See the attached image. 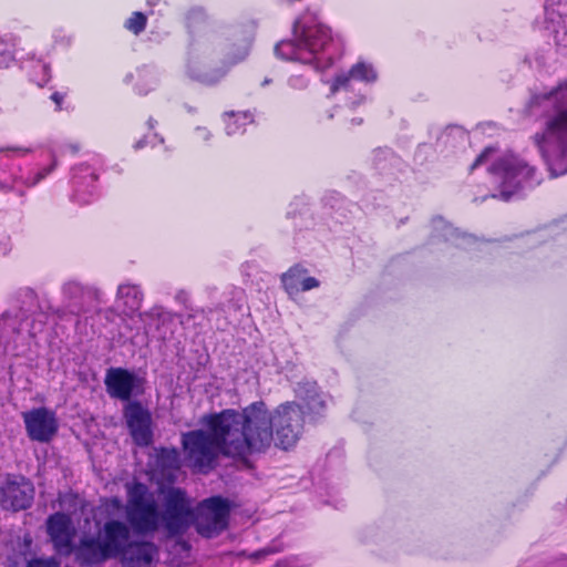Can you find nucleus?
<instances>
[{"label":"nucleus","mask_w":567,"mask_h":567,"mask_svg":"<svg viewBox=\"0 0 567 567\" xmlns=\"http://www.w3.org/2000/svg\"><path fill=\"white\" fill-rule=\"evenodd\" d=\"M254 121L252 115L249 112L235 113L228 112L225 113V123H226V134L235 135L244 131V126Z\"/></svg>","instance_id":"23"},{"label":"nucleus","mask_w":567,"mask_h":567,"mask_svg":"<svg viewBox=\"0 0 567 567\" xmlns=\"http://www.w3.org/2000/svg\"><path fill=\"white\" fill-rule=\"evenodd\" d=\"M166 455H168V451H167V450H165V449H162V450H161V453L158 454V457L163 460V464H162V465H163V467H166V464H165V462H164V458H165V456H166Z\"/></svg>","instance_id":"35"},{"label":"nucleus","mask_w":567,"mask_h":567,"mask_svg":"<svg viewBox=\"0 0 567 567\" xmlns=\"http://www.w3.org/2000/svg\"><path fill=\"white\" fill-rule=\"evenodd\" d=\"M34 498V486L22 475L8 474L0 487V505L3 509L19 512L29 508Z\"/></svg>","instance_id":"9"},{"label":"nucleus","mask_w":567,"mask_h":567,"mask_svg":"<svg viewBox=\"0 0 567 567\" xmlns=\"http://www.w3.org/2000/svg\"><path fill=\"white\" fill-rule=\"evenodd\" d=\"M49 172H50L49 169L48 171L39 172L35 175L34 179L31 183H29L28 185L29 186H33V185L38 184L41 179H43L47 176V174H49Z\"/></svg>","instance_id":"33"},{"label":"nucleus","mask_w":567,"mask_h":567,"mask_svg":"<svg viewBox=\"0 0 567 567\" xmlns=\"http://www.w3.org/2000/svg\"><path fill=\"white\" fill-rule=\"evenodd\" d=\"M132 82L138 94H147L155 83L154 72L147 68H140L126 76Z\"/></svg>","instance_id":"20"},{"label":"nucleus","mask_w":567,"mask_h":567,"mask_svg":"<svg viewBox=\"0 0 567 567\" xmlns=\"http://www.w3.org/2000/svg\"><path fill=\"white\" fill-rule=\"evenodd\" d=\"M250 405H256L258 410L262 411L267 419V429L270 433V439L262 450L255 451L257 453L266 452L274 441V433H276V445L288 450L293 446L300 439L305 425V412L297 402H286L278 405L271 413L267 409L264 401H257Z\"/></svg>","instance_id":"6"},{"label":"nucleus","mask_w":567,"mask_h":567,"mask_svg":"<svg viewBox=\"0 0 567 567\" xmlns=\"http://www.w3.org/2000/svg\"><path fill=\"white\" fill-rule=\"evenodd\" d=\"M353 80L371 84L378 80V72L372 63L358 61L348 72L336 75L331 82V93L334 94L340 90H350L351 81Z\"/></svg>","instance_id":"16"},{"label":"nucleus","mask_w":567,"mask_h":567,"mask_svg":"<svg viewBox=\"0 0 567 567\" xmlns=\"http://www.w3.org/2000/svg\"><path fill=\"white\" fill-rule=\"evenodd\" d=\"M364 100V96H360V99L355 102H353V105H357V104H360L361 102H363Z\"/></svg>","instance_id":"42"},{"label":"nucleus","mask_w":567,"mask_h":567,"mask_svg":"<svg viewBox=\"0 0 567 567\" xmlns=\"http://www.w3.org/2000/svg\"><path fill=\"white\" fill-rule=\"evenodd\" d=\"M111 502L114 505V507H116V508L121 507V501L118 498H113Z\"/></svg>","instance_id":"36"},{"label":"nucleus","mask_w":567,"mask_h":567,"mask_svg":"<svg viewBox=\"0 0 567 567\" xmlns=\"http://www.w3.org/2000/svg\"><path fill=\"white\" fill-rule=\"evenodd\" d=\"M0 190H3V192H9L11 190V187L4 185L3 183L0 182Z\"/></svg>","instance_id":"37"},{"label":"nucleus","mask_w":567,"mask_h":567,"mask_svg":"<svg viewBox=\"0 0 567 567\" xmlns=\"http://www.w3.org/2000/svg\"><path fill=\"white\" fill-rule=\"evenodd\" d=\"M488 172L499 188V194H492L491 197H498L505 202L509 200L525 185L535 186L540 183L536 168L513 154L504 155L495 161Z\"/></svg>","instance_id":"7"},{"label":"nucleus","mask_w":567,"mask_h":567,"mask_svg":"<svg viewBox=\"0 0 567 567\" xmlns=\"http://www.w3.org/2000/svg\"><path fill=\"white\" fill-rule=\"evenodd\" d=\"M90 176H91L92 181H96L97 179V175L95 173H90Z\"/></svg>","instance_id":"43"},{"label":"nucleus","mask_w":567,"mask_h":567,"mask_svg":"<svg viewBox=\"0 0 567 567\" xmlns=\"http://www.w3.org/2000/svg\"><path fill=\"white\" fill-rule=\"evenodd\" d=\"M125 516L130 527L138 535H150L163 528L167 536L177 535V488H169L163 509L145 484L127 485Z\"/></svg>","instance_id":"3"},{"label":"nucleus","mask_w":567,"mask_h":567,"mask_svg":"<svg viewBox=\"0 0 567 567\" xmlns=\"http://www.w3.org/2000/svg\"><path fill=\"white\" fill-rule=\"evenodd\" d=\"M178 495H179V532H181L182 530V518H183L184 514L188 513V511L184 505V502L186 499V493L179 488Z\"/></svg>","instance_id":"31"},{"label":"nucleus","mask_w":567,"mask_h":567,"mask_svg":"<svg viewBox=\"0 0 567 567\" xmlns=\"http://www.w3.org/2000/svg\"><path fill=\"white\" fill-rule=\"evenodd\" d=\"M289 85L292 87V89H296V90H303L307 87L308 85V82L307 80L301 76V75H293L289 79Z\"/></svg>","instance_id":"27"},{"label":"nucleus","mask_w":567,"mask_h":567,"mask_svg":"<svg viewBox=\"0 0 567 567\" xmlns=\"http://www.w3.org/2000/svg\"><path fill=\"white\" fill-rule=\"evenodd\" d=\"M23 421L27 433L32 441L50 442L58 432L55 415L45 408L24 412Z\"/></svg>","instance_id":"12"},{"label":"nucleus","mask_w":567,"mask_h":567,"mask_svg":"<svg viewBox=\"0 0 567 567\" xmlns=\"http://www.w3.org/2000/svg\"><path fill=\"white\" fill-rule=\"evenodd\" d=\"M200 423L205 429L183 434L182 444L188 465L205 474L215 467L219 454L247 463L270 439L266 415L256 405L208 413Z\"/></svg>","instance_id":"1"},{"label":"nucleus","mask_w":567,"mask_h":567,"mask_svg":"<svg viewBox=\"0 0 567 567\" xmlns=\"http://www.w3.org/2000/svg\"><path fill=\"white\" fill-rule=\"evenodd\" d=\"M433 223L436 224V225H443L444 226V230H445L444 237H445L446 240H450V239L458 237V231L456 229H452L450 227V225L445 224L444 220L441 217H437V218L433 219Z\"/></svg>","instance_id":"25"},{"label":"nucleus","mask_w":567,"mask_h":567,"mask_svg":"<svg viewBox=\"0 0 567 567\" xmlns=\"http://www.w3.org/2000/svg\"><path fill=\"white\" fill-rule=\"evenodd\" d=\"M265 554H266L265 551H257L252 556L254 557H259V556H264Z\"/></svg>","instance_id":"40"},{"label":"nucleus","mask_w":567,"mask_h":567,"mask_svg":"<svg viewBox=\"0 0 567 567\" xmlns=\"http://www.w3.org/2000/svg\"><path fill=\"white\" fill-rule=\"evenodd\" d=\"M317 287H319V281L315 277H303L300 291H308Z\"/></svg>","instance_id":"28"},{"label":"nucleus","mask_w":567,"mask_h":567,"mask_svg":"<svg viewBox=\"0 0 567 567\" xmlns=\"http://www.w3.org/2000/svg\"><path fill=\"white\" fill-rule=\"evenodd\" d=\"M231 503L223 496H212L204 499L197 507L194 525L199 535L214 538L227 527Z\"/></svg>","instance_id":"8"},{"label":"nucleus","mask_w":567,"mask_h":567,"mask_svg":"<svg viewBox=\"0 0 567 567\" xmlns=\"http://www.w3.org/2000/svg\"><path fill=\"white\" fill-rule=\"evenodd\" d=\"M270 82H271V80H270V79H265V80L262 81L261 85H262V86H265V85L269 84Z\"/></svg>","instance_id":"41"},{"label":"nucleus","mask_w":567,"mask_h":567,"mask_svg":"<svg viewBox=\"0 0 567 567\" xmlns=\"http://www.w3.org/2000/svg\"><path fill=\"white\" fill-rule=\"evenodd\" d=\"M104 383L111 398L127 401L135 388V375L123 368H111L106 372Z\"/></svg>","instance_id":"18"},{"label":"nucleus","mask_w":567,"mask_h":567,"mask_svg":"<svg viewBox=\"0 0 567 567\" xmlns=\"http://www.w3.org/2000/svg\"><path fill=\"white\" fill-rule=\"evenodd\" d=\"M47 532L60 555L70 556L72 554L74 530L69 515L60 512L50 515L47 519Z\"/></svg>","instance_id":"13"},{"label":"nucleus","mask_w":567,"mask_h":567,"mask_svg":"<svg viewBox=\"0 0 567 567\" xmlns=\"http://www.w3.org/2000/svg\"><path fill=\"white\" fill-rule=\"evenodd\" d=\"M124 419L133 442L148 446L153 442L152 416L140 402H128L124 408Z\"/></svg>","instance_id":"10"},{"label":"nucleus","mask_w":567,"mask_h":567,"mask_svg":"<svg viewBox=\"0 0 567 567\" xmlns=\"http://www.w3.org/2000/svg\"><path fill=\"white\" fill-rule=\"evenodd\" d=\"M29 567H55L54 565L44 560H34Z\"/></svg>","instance_id":"34"},{"label":"nucleus","mask_w":567,"mask_h":567,"mask_svg":"<svg viewBox=\"0 0 567 567\" xmlns=\"http://www.w3.org/2000/svg\"><path fill=\"white\" fill-rule=\"evenodd\" d=\"M101 542L111 557H117L128 545L131 527L124 522L110 519L101 530Z\"/></svg>","instance_id":"15"},{"label":"nucleus","mask_w":567,"mask_h":567,"mask_svg":"<svg viewBox=\"0 0 567 567\" xmlns=\"http://www.w3.org/2000/svg\"><path fill=\"white\" fill-rule=\"evenodd\" d=\"M189 41L186 50V74L203 84L220 81L229 68L249 54L251 35L240 37L238 30L219 33L210 28L200 11L186 18Z\"/></svg>","instance_id":"2"},{"label":"nucleus","mask_w":567,"mask_h":567,"mask_svg":"<svg viewBox=\"0 0 567 567\" xmlns=\"http://www.w3.org/2000/svg\"><path fill=\"white\" fill-rule=\"evenodd\" d=\"M117 298L123 301L127 311L134 312L140 309L143 295L137 286L120 285L117 289Z\"/></svg>","instance_id":"21"},{"label":"nucleus","mask_w":567,"mask_h":567,"mask_svg":"<svg viewBox=\"0 0 567 567\" xmlns=\"http://www.w3.org/2000/svg\"><path fill=\"white\" fill-rule=\"evenodd\" d=\"M51 100L55 103L56 105V110L60 111L62 107V102L64 100V94L60 93V92H54L52 95H51Z\"/></svg>","instance_id":"32"},{"label":"nucleus","mask_w":567,"mask_h":567,"mask_svg":"<svg viewBox=\"0 0 567 567\" xmlns=\"http://www.w3.org/2000/svg\"><path fill=\"white\" fill-rule=\"evenodd\" d=\"M553 103L555 115L546 122L544 133L534 135V142L547 163L553 177L567 173V82L548 93L535 95L530 104Z\"/></svg>","instance_id":"4"},{"label":"nucleus","mask_w":567,"mask_h":567,"mask_svg":"<svg viewBox=\"0 0 567 567\" xmlns=\"http://www.w3.org/2000/svg\"><path fill=\"white\" fill-rule=\"evenodd\" d=\"M27 297L31 298V299H34L35 298V295L32 290H28L27 291Z\"/></svg>","instance_id":"38"},{"label":"nucleus","mask_w":567,"mask_h":567,"mask_svg":"<svg viewBox=\"0 0 567 567\" xmlns=\"http://www.w3.org/2000/svg\"><path fill=\"white\" fill-rule=\"evenodd\" d=\"M307 274V269L300 265L290 267L286 272L281 275V282L285 290L289 295H295L300 291L301 281Z\"/></svg>","instance_id":"22"},{"label":"nucleus","mask_w":567,"mask_h":567,"mask_svg":"<svg viewBox=\"0 0 567 567\" xmlns=\"http://www.w3.org/2000/svg\"><path fill=\"white\" fill-rule=\"evenodd\" d=\"M146 23L147 17L144 13L136 11L133 12L132 16L125 21L124 27L137 35L145 30Z\"/></svg>","instance_id":"24"},{"label":"nucleus","mask_w":567,"mask_h":567,"mask_svg":"<svg viewBox=\"0 0 567 567\" xmlns=\"http://www.w3.org/2000/svg\"><path fill=\"white\" fill-rule=\"evenodd\" d=\"M66 310L75 316L90 311L101 302L99 289L83 286L78 281H69L63 286Z\"/></svg>","instance_id":"11"},{"label":"nucleus","mask_w":567,"mask_h":567,"mask_svg":"<svg viewBox=\"0 0 567 567\" xmlns=\"http://www.w3.org/2000/svg\"><path fill=\"white\" fill-rule=\"evenodd\" d=\"M3 152H13L19 156H24V155L33 152V150L31 147L10 146V147H6V148H0V153H3Z\"/></svg>","instance_id":"30"},{"label":"nucleus","mask_w":567,"mask_h":567,"mask_svg":"<svg viewBox=\"0 0 567 567\" xmlns=\"http://www.w3.org/2000/svg\"><path fill=\"white\" fill-rule=\"evenodd\" d=\"M295 393L300 401L298 404L305 412V416L307 415L309 417V421L316 422L323 416L326 402L316 382H299L295 389Z\"/></svg>","instance_id":"14"},{"label":"nucleus","mask_w":567,"mask_h":567,"mask_svg":"<svg viewBox=\"0 0 567 567\" xmlns=\"http://www.w3.org/2000/svg\"><path fill=\"white\" fill-rule=\"evenodd\" d=\"M352 123L359 125V124L362 123V120L361 118H353Z\"/></svg>","instance_id":"39"},{"label":"nucleus","mask_w":567,"mask_h":567,"mask_svg":"<svg viewBox=\"0 0 567 567\" xmlns=\"http://www.w3.org/2000/svg\"><path fill=\"white\" fill-rule=\"evenodd\" d=\"M74 560L81 566H93L110 558L101 539L92 536L82 537L78 545L73 546Z\"/></svg>","instance_id":"17"},{"label":"nucleus","mask_w":567,"mask_h":567,"mask_svg":"<svg viewBox=\"0 0 567 567\" xmlns=\"http://www.w3.org/2000/svg\"><path fill=\"white\" fill-rule=\"evenodd\" d=\"M179 546V565L188 564V560H184V558H189L190 545L182 539L178 543Z\"/></svg>","instance_id":"26"},{"label":"nucleus","mask_w":567,"mask_h":567,"mask_svg":"<svg viewBox=\"0 0 567 567\" xmlns=\"http://www.w3.org/2000/svg\"><path fill=\"white\" fill-rule=\"evenodd\" d=\"M495 150L493 147H486L474 161V163L471 165V171L483 164L487 156L492 154Z\"/></svg>","instance_id":"29"},{"label":"nucleus","mask_w":567,"mask_h":567,"mask_svg":"<svg viewBox=\"0 0 567 567\" xmlns=\"http://www.w3.org/2000/svg\"><path fill=\"white\" fill-rule=\"evenodd\" d=\"M292 33L293 39L282 40L275 47V53L288 61L310 63L332 40L330 29L309 12L295 20Z\"/></svg>","instance_id":"5"},{"label":"nucleus","mask_w":567,"mask_h":567,"mask_svg":"<svg viewBox=\"0 0 567 567\" xmlns=\"http://www.w3.org/2000/svg\"><path fill=\"white\" fill-rule=\"evenodd\" d=\"M120 555L123 567H153L157 548L151 542H135L128 544Z\"/></svg>","instance_id":"19"}]
</instances>
